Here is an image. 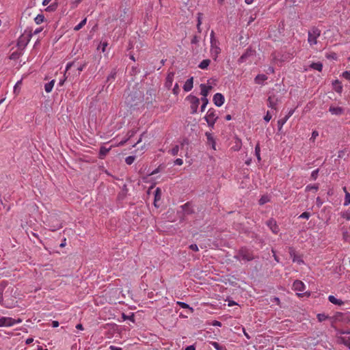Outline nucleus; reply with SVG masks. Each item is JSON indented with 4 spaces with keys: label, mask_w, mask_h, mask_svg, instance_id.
Here are the masks:
<instances>
[{
    "label": "nucleus",
    "mask_w": 350,
    "mask_h": 350,
    "mask_svg": "<svg viewBox=\"0 0 350 350\" xmlns=\"http://www.w3.org/2000/svg\"><path fill=\"white\" fill-rule=\"evenodd\" d=\"M350 204V193L349 192H346L345 196V202L344 206H348Z\"/></svg>",
    "instance_id": "37"
},
{
    "label": "nucleus",
    "mask_w": 350,
    "mask_h": 350,
    "mask_svg": "<svg viewBox=\"0 0 350 350\" xmlns=\"http://www.w3.org/2000/svg\"><path fill=\"white\" fill-rule=\"evenodd\" d=\"M211 344L216 350H227L225 346L221 345L217 342H211Z\"/></svg>",
    "instance_id": "26"
},
{
    "label": "nucleus",
    "mask_w": 350,
    "mask_h": 350,
    "mask_svg": "<svg viewBox=\"0 0 350 350\" xmlns=\"http://www.w3.org/2000/svg\"><path fill=\"white\" fill-rule=\"evenodd\" d=\"M201 100H202V106H201V111H204L206 109V107L208 103V98H201Z\"/></svg>",
    "instance_id": "34"
},
{
    "label": "nucleus",
    "mask_w": 350,
    "mask_h": 350,
    "mask_svg": "<svg viewBox=\"0 0 350 350\" xmlns=\"http://www.w3.org/2000/svg\"><path fill=\"white\" fill-rule=\"evenodd\" d=\"M206 137L207 139V143L208 145L211 146V148L215 150H216V143L211 133L206 132Z\"/></svg>",
    "instance_id": "16"
},
{
    "label": "nucleus",
    "mask_w": 350,
    "mask_h": 350,
    "mask_svg": "<svg viewBox=\"0 0 350 350\" xmlns=\"http://www.w3.org/2000/svg\"><path fill=\"white\" fill-rule=\"evenodd\" d=\"M267 225L269 228V229L274 234H278L280 231V228L276 223V221L273 219H270L267 221Z\"/></svg>",
    "instance_id": "10"
},
{
    "label": "nucleus",
    "mask_w": 350,
    "mask_h": 350,
    "mask_svg": "<svg viewBox=\"0 0 350 350\" xmlns=\"http://www.w3.org/2000/svg\"><path fill=\"white\" fill-rule=\"evenodd\" d=\"M321 30L313 27L308 31V42L310 46H313L317 44V39L321 36Z\"/></svg>",
    "instance_id": "4"
},
{
    "label": "nucleus",
    "mask_w": 350,
    "mask_h": 350,
    "mask_svg": "<svg viewBox=\"0 0 350 350\" xmlns=\"http://www.w3.org/2000/svg\"><path fill=\"white\" fill-rule=\"evenodd\" d=\"M269 201V198L268 196H263L260 198V199L259 200V204L260 205H263L265 204V203L268 202Z\"/></svg>",
    "instance_id": "36"
},
{
    "label": "nucleus",
    "mask_w": 350,
    "mask_h": 350,
    "mask_svg": "<svg viewBox=\"0 0 350 350\" xmlns=\"http://www.w3.org/2000/svg\"><path fill=\"white\" fill-rule=\"evenodd\" d=\"M57 8V3H52L51 5H49L46 8V11L47 12H53L55 11Z\"/></svg>",
    "instance_id": "39"
},
{
    "label": "nucleus",
    "mask_w": 350,
    "mask_h": 350,
    "mask_svg": "<svg viewBox=\"0 0 350 350\" xmlns=\"http://www.w3.org/2000/svg\"><path fill=\"white\" fill-rule=\"evenodd\" d=\"M329 111L332 115L340 116V115L343 114L344 109L340 107L330 106L329 108Z\"/></svg>",
    "instance_id": "13"
},
{
    "label": "nucleus",
    "mask_w": 350,
    "mask_h": 350,
    "mask_svg": "<svg viewBox=\"0 0 350 350\" xmlns=\"http://www.w3.org/2000/svg\"><path fill=\"white\" fill-rule=\"evenodd\" d=\"M317 317L319 322L324 321L328 319V316L324 313L318 314Z\"/></svg>",
    "instance_id": "35"
},
{
    "label": "nucleus",
    "mask_w": 350,
    "mask_h": 350,
    "mask_svg": "<svg viewBox=\"0 0 350 350\" xmlns=\"http://www.w3.org/2000/svg\"><path fill=\"white\" fill-rule=\"evenodd\" d=\"M210 40H211V49L210 53L211 57L214 60H216L218 57V55L221 51V49L219 46L220 42L219 40L215 37L214 31H211L210 33Z\"/></svg>",
    "instance_id": "2"
},
{
    "label": "nucleus",
    "mask_w": 350,
    "mask_h": 350,
    "mask_svg": "<svg viewBox=\"0 0 350 350\" xmlns=\"http://www.w3.org/2000/svg\"><path fill=\"white\" fill-rule=\"evenodd\" d=\"M310 67L314 70L321 72L323 69V64L321 62H314L310 64Z\"/></svg>",
    "instance_id": "24"
},
{
    "label": "nucleus",
    "mask_w": 350,
    "mask_h": 350,
    "mask_svg": "<svg viewBox=\"0 0 350 350\" xmlns=\"http://www.w3.org/2000/svg\"><path fill=\"white\" fill-rule=\"evenodd\" d=\"M317 204L319 207H320L323 204V201L319 197L317 198Z\"/></svg>",
    "instance_id": "54"
},
{
    "label": "nucleus",
    "mask_w": 350,
    "mask_h": 350,
    "mask_svg": "<svg viewBox=\"0 0 350 350\" xmlns=\"http://www.w3.org/2000/svg\"><path fill=\"white\" fill-rule=\"evenodd\" d=\"M55 81L52 80L50 82L47 83L44 85V90L47 93H49L52 91L53 88L54 86Z\"/></svg>",
    "instance_id": "25"
},
{
    "label": "nucleus",
    "mask_w": 350,
    "mask_h": 350,
    "mask_svg": "<svg viewBox=\"0 0 350 350\" xmlns=\"http://www.w3.org/2000/svg\"><path fill=\"white\" fill-rule=\"evenodd\" d=\"M333 85L335 86L334 89L337 92L340 93L342 92V87L340 85V83L338 80H336Z\"/></svg>",
    "instance_id": "28"
},
{
    "label": "nucleus",
    "mask_w": 350,
    "mask_h": 350,
    "mask_svg": "<svg viewBox=\"0 0 350 350\" xmlns=\"http://www.w3.org/2000/svg\"><path fill=\"white\" fill-rule=\"evenodd\" d=\"M212 87L211 85H206L205 84L200 85V91L201 94L203 96L202 98H206L209 92L211 90Z\"/></svg>",
    "instance_id": "14"
},
{
    "label": "nucleus",
    "mask_w": 350,
    "mask_h": 350,
    "mask_svg": "<svg viewBox=\"0 0 350 350\" xmlns=\"http://www.w3.org/2000/svg\"><path fill=\"white\" fill-rule=\"evenodd\" d=\"M182 208L187 214H190L193 212V211L190 209V204L189 203L185 204L182 206Z\"/></svg>",
    "instance_id": "33"
},
{
    "label": "nucleus",
    "mask_w": 350,
    "mask_h": 350,
    "mask_svg": "<svg viewBox=\"0 0 350 350\" xmlns=\"http://www.w3.org/2000/svg\"><path fill=\"white\" fill-rule=\"evenodd\" d=\"M135 159V157L129 156V157H126L125 162L128 165H131L134 162Z\"/></svg>",
    "instance_id": "38"
},
{
    "label": "nucleus",
    "mask_w": 350,
    "mask_h": 350,
    "mask_svg": "<svg viewBox=\"0 0 350 350\" xmlns=\"http://www.w3.org/2000/svg\"><path fill=\"white\" fill-rule=\"evenodd\" d=\"M210 63H211L210 59H204L200 63V64L198 65V67L203 70L206 69L208 67Z\"/></svg>",
    "instance_id": "23"
},
{
    "label": "nucleus",
    "mask_w": 350,
    "mask_h": 350,
    "mask_svg": "<svg viewBox=\"0 0 350 350\" xmlns=\"http://www.w3.org/2000/svg\"><path fill=\"white\" fill-rule=\"evenodd\" d=\"M135 133V131H129L128 133V135H129L128 138L130 139L131 137H133Z\"/></svg>",
    "instance_id": "63"
},
{
    "label": "nucleus",
    "mask_w": 350,
    "mask_h": 350,
    "mask_svg": "<svg viewBox=\"0 0 350 350\" xmlns=\"http://www.w3.org/2000/svg\"><path fill=\"white\" fill-rule=\"evenodd\" d=\"M44 17L42 14H38L34 18L35 23L37 25L41 24L44 21Z\"/></svg>",
    "instance_id": "30"
},
{
    "label": "nucleus",
    "mask_w": 350,
    "mask_h": 350,
    "mask_svg": "<svg viewBox=\"0 0 350 350\" xmlns=\"http://www.w3.org/2000/svg\"><path fill=\"white\" fill-rule=\"evenodd\" d=\"M310 217V213H308V212H304L303 213H301L299 216V218L308 219Z\"/></svg>",
    "instance_id": "41"
},
{
    "label": "nucleus",
    "mask_w": 350,
    "mask_h": 350,
    "mask_svg": "<svg viewBox=\"0 0 350 350\" xmlns=\"http://www.w3.org/2000/svg\"><path fill=\"white\" fill-rule=\"evenodd\" d=\"M189 248L193 250V251H195V252H198V247L196 244H191L189 245Z\"/></svg>",
    "instance_id": "50"
},
{
    "label": "nucleus",
    "mask_w": 350,
    "mask_h": 350,
    "mask_svg": "<svg viewBox=\"0 0 350 350\" xmlns=\"http://www.w3.org/2000/svg\"><path fill=\"white\" fill-rule=\"evenodd\" d=\"M293 289L295 291L302 292L305 289V284L300 280H295L293 284Z\"/></svg>",
    "instance_id": "11"
},
{
    "label": "nucleus",
    "mask_w": 350,
    "mask_h": 350,
    "mask_svg": "<svg viewBox=\"0 0 350 350\" xmlns=\"http://www.w3.org/2000/svg\"><path fill=\"white\" fill-rule=\"evenodd\" d=\"M318 136H319V133L317 131H314L312 133L311 139L314 140L316 139V137H317Z\"/></svg>",
    "instance_id": "51"
},
{
    "label": "nucleus",
    "mask_w": 350,
    "mask_h": 350,
    "mask_svg": "<svg viewBox=\"0 0 350 350\" xmlns=\"http://www.w3.org/2000/svg\"><path fill=\"white\" fill-rule=\"evenodd\" d=\"M186 99L190 103L191 113H196L198 111V105L200 104V99L193 95H189Z\"/></svg>",
    "instance_id": "7"
},
{
    "label": "nucleus",
    "mask_w": 350,
    "mask_h": 350,
    "mask_svg": "<svg viewBox=\"0 0 350 350\" xmlns=\"http://www.w3.org/2000/svg\"><path fill=\"white\" fill-rule=\"evenodd\" d=\"M202 14L201 13L198 14V23L197 24H200V25H202Z\"/></svg>",
    "instance_id": "53"
},
{
    "label": "nucleus",
    "mask_w": 350,
    "mask_h": 350,
    "mask_svg": "<svg viewBox=\"0 0 350 350\" xmlns=\"http://www.w3.org/2000/svg\"><path fill=\"white\" fill-rule=\"evenodd\" d=\"M193 86V77H191L189 79H188L184 85H183V90L185 92H189L192 90Z\"/></svg>",
    "instance_id": "15"
},
{
    "label": "nucleus",
    "mask_w": 350,
    "mask_h": 350,
    "mask_svg": "<svg viewBox=\"0 0 350 350\" xmlns=\"http://www.w3.org/2000/svg\"><path fill=\"white\" fill-rule=\"evenodd\" d=\"M235 258L239 261H251L254 259V256L249 249L242 247L238 251Z\"/></svg>",
    "instance_id": "3"
},
{
    "label": "nucleus",
    "mask_w": 350,
    "mask_h": 350,
    "mask_svg": "<svg viewBox=\"0 0 350 350\" xmlns=\"http://www.w3.org/2000/svg\"><path fill=\"white\" fill-rule=\"evenodd\" d=\"M178 304L182 308H189V306L185 303V302H181V301H178Z\"/></svg>",
    "instance_id": "48"
},
{
    "label": "nucleus",
    "mask_w": 350,
    "mask_h": 350,
    "mask_svg": "<svg viewBox=\"0 0 350 350\" xmlns=\"http://www.w3.org/2000/svg\"><path fill=\"white\" fill-rule=\"evenodd\" d=\"M290 255L293 258V262H297L299 264L304 263V261L299 257L295 255V251L292 249L290 251Z\"/></svg>",
    "instance_id": "22"
},
{
    "label": "nucleus",
    "mask_w": 350,
    "mask_h": 350,
    "mask_svg": "<svg viewBox=\"0 0 350 350\" xmlns=\"http://www.w3.org/2000/svg\"><path fill=\"white\" fill-rule=\"evenodd\" d=\"M174 72H170L167 74V76L166 77L165 80V87L168 89H170L174 81Z\"/></svg>",
    "instance_id": "17"
},
{
    "label": "nucleus",
    "mask_w": 350,
    "mask_h": 350,
    "mask_svg": "<svg viewBox=\"0 0 350 350\" xmlns=\"http://www.w3.org/2000/svg\"><path fill=\"white\" fill-rule=\"evenodd\" d=\"M73 64V62H69L67 64L66 66V71L68 70L71 66H72Z\"/></svg>",
    "instance_id": "62"
},
{
    "label": "nucleus",
    "mask_w": 350,
    "mask_h": 350,
    "mask_svg": "<svg viewBox=\"0 0 350 350\" xmlns=\"http://www.w3.org/2000/svg\"><path fill=\"white\" fill-rule=\"evenodd\" d=\"M183 163V161L182 159H176L175 161H174V165H182Z\"/></svg>",
    "instance_id": "49"
},
{
    "label": "nucleus",
    "mask_w": 350,
    "mask_h": 350,
    "mask_svg": "<svg viewBox=\"0 0 350 350\" xmlns=\"http://www.w3.org/2000/svg\"><path fill=\"white\" fill-rule=\"evenodd\" d=\"M253 51L251 49H247L245 53H243L239 59L238 62L241 63H243L246 61L247 58L253 54Z\"/></svg>",
    "instance_id": "18"
},
{
    "label": "nucleus",
    "mask_w": 350,
    "mask_h": 350,
    "mask_svg": "<svg viewBox=\"0 0 350 350\" xmlns=\"http://www.w3.org/2000/svg\"><path fill=\"white\" fill-rule=\"evenodd\" d=\"M109 149L106 148L105 147H102L100 149V154H103V155H105L109 152Z\"/></svg>",
    "instance_id": "47"
},
{
    "label": "nucleus",
    "mask_w": 350,
    "mask_h": 350,
    "mask_svg": "<svg viewBox=\"0 0 350 350\" xmlns=\"http://www.w3.org/2000/svg\"><path fill=\"white\" fill-rule=\"evenodd\" d=\"M22 322L21 319H12L8 317H1L0 318V327H12L16 324L21 323Z\"/></svg>",
    "instance_id": "6"
},
{
    "label": "nucleus",
    "mask_w": 350,
    "mask_h": 350,
    "mask_svg": "<svg viewBox=\"0 0 350 350\" xmlns=\"http://www.w3.org/2000/svg\"><path fill=\"white\" fill-rule=\"evenodd\" d=\"M342 76L347 80H350V71H345L342 72Z\"/></svg>",
    "instance_id": "43"
},
{
    "label": "nucleus",
    "mask_w": 350,
    "mask_h": 350,
    "mask_svg": "<svg viewBox=\"0 0 350 350\" xmlns=\"http://www.w3.org/2000/svg\"><path fill=\"white\" fill-rule=\"evenodd\" d=\"M224 96L221 93H216L213 96V101L217 107H221L224 103Z\"/></svg>",
    "instance_id": "9"
},
{
    "label": "nucleus",
    "mask_w": 350,
    "mask_h": 350,
    "mask_svg": "<svg viewBox=\"0 0 350 350\" xmlns=\"http://www.w3.org/2000/svg\"><path fill=\"white\" fill-rule=\"evenodd\" d=\"M199 42V38L198 36H195L193 37L191 40V44H197Z\"/></svg>",
    "instance_id": "52"
},
{
    "label": "nucleus",
    "mask_w": 350,
    "mask_h": 350,
    "mask_svg": "<svg viewBox=\"0 0 350 350\" xmlns=\"http://www.w3.org/2000/svg\"><path fill=\"white\" fill-rule=\"evenodd\" d=\"M107 46V42H103V43L101 44V46H102V51H103V52H105V49H106Z\"/></svg>",
    "instance_id": "59"
},
{
    "label": "nucleus",
    "mask_w": 350,
    "mask_h": 350,
    "mask_svg": "<svg viewBox=\"0 0 350 350\" xmlns=\"http://www.w3.org/2000/svg\"><path fill=\"white\" fill-rule=\"evenodd\" d=\"M342 217L344 219H347V220L349 221V220H350V212L347 211V212H344V213H342Z\"/></svg>",
    "instance_id": "44"
},
{
    "label": "nucleus",
    "mask_w": 350,
    "mask_h": 350,
    "mask_svg": "<svg viewBox=\"0 0 350 350\" xmlns=\"http://www.w3.org/2000/svg\"><path fill=\"white\" fill-rule=\"evenodd\" d=\"M59 323L57 321H52V327H57L59 326Z\"/></svg>",
    "instance_id": "58"
},
{
    "label": "nucleus",
    "mask_w": 350,
    "mask_h": 350,
    "mask_svg": "<svg viewBox=\"0 0 350 350\" xmlns=\"http://www.w3.org/2000/svg\"><path fill=\"white\" fill-rule=\"evenodd\" d=\"M213 325L214 326H219V327H221V323L219 322V321H215L213 323Z\"/></svg>",
    "instance_id": "61"
},
{
    "label": "nucleus",
    "mask_w": 350,
    "mask_h": 350,
    "mask_svg": "<svg viewBox=\"0 0 350 350\" xmlns=\"http://www.w3.org/2000/svg\"><path fill=\"white\" fill-rule=\"evenodd\" d=\"M336 340L350 349V329H336Z\"/></svg>",
    "instance_id": "1"
},
{
    "label": "nucleus",
    "mask_w": 350,
    "mask_h": 350,
    "mask_svg": "<svg viewBox=\"0 0 350 350\" xmlns=\"http://www.w3.org/2000/svg\"><path fill=\"white\" fill-rule=\"evenodd\" d=\"M279 103L280 99L275 95H270L267 99L268 107L273 109H276V107Z\"/></svg>",
    "instance_id": "8"
},
{
    "label": "nucleus",
    "mask_w": 350,
    "mask_h": 350,
    "mask_svg": "<svg viewBox=\"0 0 350 350\" xmlns=\"http://www.w3.org/2000/svg\"><path fill=\"white\" fill-rule=\"evenodd\" d=\"M173 93L176 95L178 94L180 89L178 83H176L174 86V88L172 90Z\"/></svg>",
    "instance_id": "45"
},
{
    "label": "nucleus",
    "mask_w": 350,
    "mask_h": 350,
    "mask_svg": "<svg viewBox=\"0 0 350 350\" xmlns=\"http://www.w3.org/2000/svg\"><path fill=\"white\" fill-rule=\"evenodd\" d=\"M85 66H86V63H85V64H83L82 66H79V67L78 68V70H79V72L82 71V70L84 69V68H85Z\"/></svg>",
    "instance_id": "64"
},
{
    "label": "nucleus",
    "mask_w": 350,
    "mask_h": 350,
    "mask_svg": "<svg viewBox=\"0 0 350 350\" xmlns=\"http://www.w3.org/2000/svg\"><path fill=\"white\" fill-rule=\"evenodd\" d=\"M160 192H161L160 189L157 188V189L155 190V201L158 199Z\"/></svg>",
    "instance_id": "56"
},
{
    "label": "nucleus",
    "mask_w": 350,
    "mask_h": 350,
    "mask_svg": "<svg viewBox=\"0 0 350 350\" xmlns=\"http://www.w3.org/2000/svg\"><path fill=\"white\" fill-rule=\"evenodd\" d=\"M109 349L110 350H122V348L118 347H116V346H113V345H111L109 347Z\"/></svg>",
    "instance_id": "57"
},
{
    "label": "nucleus",
    "mask_w": 350,
    "mask_h": 350,
    "mask_svg": "<svg viewBox=\"0 0 350 350\" xmlns=\"http://www.w3.org/2000/svg\"><path fill=\"white\" fill-rule=\"evenodd\" d=\"M185 350H196V347L194 345H189L185 348Z\"/></svg>",
    "instance_id": "60"
},
{
    "label": "nucleus",
    "mask_w": 350,
    "mask_h": 350,
    "mask_svg": "<svg viewBox=\"0 0 350 350\" xmlns=\"http://www.w3.org/2000/svg\"><path fill=\"white\" fill-rule=\"evenodd\" d=\"M319 189V185H308L306 187V191H309L311 190H313L314 191H317Z\"/></svg>",
    "instance_id": "29"
},
{
    "label": "nucleus",
    "mask_w": 350,
    "mask_h": 350,
    "mask_svg": "<svg viewBox=\"0 0 350 350\" xmlns=\"http://www.w3.org/2000/svg\"><path fill=\"white\" fill-rule=\"evenodd\" d=\"M86 18H84L83 20H82L77 25H76L74 28V29L75 31H79V29H81L86 23Z\"/></svg>",
    "instance_id": "32"
},
{
    "label": "nucleus",
    "mask_w": 350,
    "mask_h": 350,
    "mask_svg": "<svg viewBox=\"0 0 350 350\" xmlns=\"http://www.w3.org/2000/svg\"><path fill=\"white\" fill-rule=\"evenodd\" d=\"M253 51L251 49H247L245 53H243L239 59L238 62L241 63H243L246 61L247 58L253 54Z\"/></svg>",
    "instance_id": "19"
},
{
    "label": "nucleus",
    "mask_w": 350,
    "mask_h": 350,
    "mask_svg": "<svg viewBox=\"0 0 350 350\" xmlns=\"http://www.w3.org/2000/svg\"><path fill=\"white\" fill-rule=\"evenodd\" d=\"M271 115L270 114L269 111H267L266 115L264 116V120L267 122H269L270 121V120L271 119Z\"/></svg>",
    "instance_id": "46"
},
{
    "label": "nucleus",
    "mask_w": 350,
    "mask_h": 350,
    "mask_svg": "<svg viewBox=\"0 0 350 350\" xmlns=\"http://www.w3.org/2000/svg\"><path fill=\"white\" fill-rule=\"evenodd\" d=\"M319 171V170L317 169V170H313L312 172V173H311V178L312 180H315L317 178Z\"/></svg>",
    "instance_id": "40"
},
{
    "label": "nucleus",
    "mask_w": 350,
    "mask_h": 350,
    "mask_svg": "<svg viewBox=\"0 0 350 350\" xmlns=\"http://www.w3.org/2000/svg\"><path fill=\"white\" fill-rule=\"evenodd\" d=\"M293 113H294V109H291L288 111V114L284 118L280 119L278 121V125L279 127V130H280L282 128L283 125L286 122V121L293 114Z\"/></svg>",
    "instance_id": "12"
},
{
    "label": "nucleus",
    "mask_w": 350,
    "mask_h": 350,
    "mask_svg": "<svg viewBox=\"0 0 350 350\" xmlns=\"http://www.w3.org/2000/svg\"><path fill=\"white\" fill-rule=\"evenodd\" d=\"M82 0H74L73 2H72V7L75 8L77 5L81 2Z\"/></svg>",
    "instance_id": "55"
},
{
    "label": "nucleus",
    "mask_w": 350,
    "mask_h": 350,
    "mask_svg": "<svg viewBox=\"0 0 350 350\" xmlns=\"http://www.w3.org/2000/svg\"><path fill=\"white\" fill-rule=\"evenodd\" d=\"M328 300L333 304L337 305V306H342L343 305L344 302L339 299H337L334 295H329L328 297Z\"/></svg>",
    "instance_id": "20"
},
{
    "label": "nucleus",
    "mask_w": 350,
    "mask_h": 350,
    "mask_svg": "<svg viewBox=\"0 0 350 350\" xmlns=\"http://www.w3.org/2000/svg\"><path fill=\"white\" fill-rule=\"evenodd\" d=\"M179 151V146L178 145H176L174 147H173L171 150H169V153H170L173 156H176L178 154Z\"/></svg>",
    "instance_id": "31"
},
{
    "label": "nucleus",
    "mask_w": 350,
    "mask_h": 350,
    "mask_svg": "<svg viewBox=\"0 0 350 350\" xmlns=\"http://www.w3.org/2000/svg\"><path fill=\"white\" fill-rule=\"evenodd\" d=\"M260 152V144H259V143H258L255 147V155L258 161H260V160H261Z\"/></svg>",
    "instance_id": "27"
},
{
    "label": "nucleus",
    "mask_w": 350,
    "mask_h": 350,
    "mask_svg": "<svg viewBox=\"0 0 350 350\" xmlns=\"http://www.w3.org/2000/svg\"><path fill=\"white\" fill-rule=\"evenodd\" d=\"M122 317L124 320H126V319H129L132 321H134V317H133V314L131 315V316H127L124 313H123L122 314Z\"/></svg>",
    "instance_id": "42"
},
{
    "label": "nucleus",
    "mask_w": 350,
    "mask_h": 350,
    "mask_svg": "<svg viewBox=\"0 0 350 350\" xmlns=\"http://www.w3.org/2000/svg\"><path fill=\"white\" fill-rule=\"evenodd\" d=\"M218 118V116L216 113V111L211 108L208 110L204 119L206 121L208 126L213 128L215 123L216 122Z\"/></svg>",
    "instance_id": "5"
},
{
    "label": "nucleus",
    "mask_w": 350,
    "mask_h": 350,
    "mask_svg": "<svg viewBox=\"0 0 350 350\" xmlns=\"http://www.w3.org/2000/svg\"><path fill=\"white\" fill-rule=\"evenodd\" d=\"M268 77L264 74L258 75L255 79V83L257 84H262L265 81L267 80Z\"/></svg>",
    "instance_id": "21"
}]
</instances>
